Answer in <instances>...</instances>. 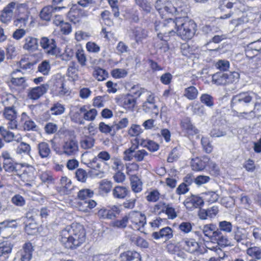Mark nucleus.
<instances>
[{
  "label": "nucleus",
  "mask_w": 261,
  "mask_h": 261,
  "mask_svg": "<svg viewBox=\"0 0 261 261\" xmlns=\"http://www.w3.org/2000/svg\"><path fill=\"white\" fill-rule=\"evenodd\" d=\"M86 240V232L80 224H72L63 229L59 240L67 249H75L83 244Z\"/></svg>",
  "instance_id": "f257e3e1"
},
{
  "label": "nucleus",
  "mask_w": 261,
  "mask_h": 261,
  "mask_svg": "<svg viewBox=\"0 0 261 261\" xmlns=\"http://www.w3.org/2000/svg\"><path fill=\"white\" fill-rule=\"evenodd\" d=\"M253 99H255L254 106V109H256L260 104V96L251 91L240 92L232 96L231 107L232 108L241 109L248 106Z\"/></svg>",
  "instance_id": "f03ea898"
},
{
  "label": "nucleus",
  "mask_w": 261,
  "mask_h": 261,
  "mask_svg": "<svg viewBox=\"0 0 261 261\" xmlns=\"http://www.w3.org/2000/svg\"><path fill=\"white\" fill-rule=\"evenodd\" d=\"M177 34L183 40L191 39L196 32V24L188 17H177Z\"/></svg>",
  "instance_id": "7ed1b4c3"
},
{
  "label": "nucleus",
  "mask_w": 261,
  "mask_h": 261,
  "mask_svg": "<svg viewBox=\"0 0 261 261\" xmlns=\"http://www.w3.org/2000/svg\"><path fill=\"white\" fill-rule=\"evenodd\" d=\"M177 28V18L174 20L172 18L167 19L160 22L156 24L155 29L159 31V37L163 35L165 38L174 35L176 33Z\"/></svg>",
  "instance_id": "20e7f679"
},
{
  "label": "nucleus",
  "mask_w": 261,
  "mask_h": 261,
  "mask_svg": "<svg viewBox=\"0 0 261 261\" xmlns=\"http://www.w3.org/2000/svg\"><path fill=\"white\" fill-rule=\"evenodd\" d=\"M136 144L134 143L129 148L124 151L123 160L125 161H131L133 159L136 162H140L144 160V158L148 155L144 149L137 150L140 144L139 141L135 140Z\"/></svg>",
  "instance_id": "39448f33"
},
{
  "label": "nucleus",
  "mask_w": 261,
  "mask_h": 261,
  "mask_svg": "<svg viewBox=\"0 0 261 261\" xmlns=\"http://www.w3.org/2000/svg\"><path fill=\"white\" fill-rule=\"evenodd\" d=\"M155 7L160 14L166 12L172 14H179L182 11L181 8H176L169 0H157Z\"/></svg>",
  "instance_id": "423d86ee"
},
{
  "label": "nucleus",
  "mask_w": 261,
  "mask_h": 261,
  "mask_svg": "<svg viewBox=\"0 0 261 261\" xmlns=\"http://www.w3.org/2000/svg\"><path fill=\"white\" fill-rule=\"evenodd\" d=\"M40 44L48 55L56 56L58 54V48L54 39L43 37L40 39Z\"/></svg>",
  "instance_id": "0eeeda50"
},
{
  "label": "nucleus",
  "mask_w": 261,
  "mask_h": 261,
  "mask_svg": "<svg viewBox=\"0 0 261 261\" xmlns=\"http://www.w3.org/2000/svg\"><path fill=\"white\" fill-rule=\"evenodd\" d=\"M129 219L132 223L130 227L134 230L142 231V228L146 223V216L140 212L132 213L130 214Z\"/></svg>",
  "instance_id": "6e6552de"
},
{
  "label": "nucleus",
  "mask_w": 261,
  "mask_h": 261,
  "mask_svg": "<svg viewBox=\"0 0 261 261\" xmlns=\"http://www.w3.org/2000/svg\"><path fill=\"white\" fill-rule=\"evenodd\" d=\"M62 149L64 154L68 156L74 155L79 151L78 142L73 138L64 140L62 145Z\"/></svg>",
  "instance_id": "1a4fd4ad"
},
{
  "label": "nucleus",
  "mask_w": 261,
  "mask_h": 261,
  "mask_svg": "<svg viewBox=\"0 0 261 261\" xmlns=\"http://www.w3.org/2000/svg\"><path fill=\"white\" fill-rule=\"evenodd\" d=\"M119 102L125 110L133 111L137 105V99L132 94H127L121 95Z\"/></svg>",
  "instance_id": "9d476101"
},
{
  "label": "nucleus",
  "mask_w": 261,
  "mask_h": 261,
  "mask_svg": "<svg viewBox=\"0 0 261 261\" xmlns=\"http://www.w3.org/2000/svg\"><path fill=\"white\" fill-rule=\"evenodd\" d=\"M185 206L190 211L199 207L203 205L204 201L201 197L195 195H191L186 198L184 202Z\"/></svg>",
  "instance_id": "9b49d317"
},
{
  "label": "nucleus",
  "mask_w": 261,
  "mask_h": 261,
  "mask_svg": "<svg viewBox=\"0 0 261 261\" xmlns=\"http://www.w3.org/2000/svg\"><path fill=\"white\" fill-rule=\"evenodd\" d=\"M48 88L46 84L31 88L29 90L28 97L32 100H37L47 92Z\"/></svg>",
  "instance_id": "f8f14e48"
},
{
  "label": "nucleus",
  "mask_w": 261,
  "mask_h": 261,
  "mask_svg": "<svg viewBox=\"0 0 261 261\" xmlns=\"http://www.w3.org/2000/svg\"><path fill=\"white\" fill-rule=\"evenodd\" d=\"M16 4L15 2H11L4 8L0 16V20L3 23H7L11 21Z\"/></svg>",
  "instance_id": "ddd939ff"
},
{
  "label": "nucleus",
  "mask_w": 261,
  "mask_h": 261,
  "mask_svg": "<svg viewBox=\"0 0 261 261\" xmlns=\"http://www.w3.org/2000/svg\"><path fill=\"white\" fill-rule=\"evenodd\" d=\"M182 130L189 135H195L199 133V130L192 124L189 117H185L181 120L180 123Z\"/></svg>",
  "instance_id": "4468645a"
},
{
  "label": "nucleus",
  "mask_w": 261,
  "mask_h": 261,
  "mask_svg": "<svg viewBox=\"0 0 261 261\" xmlns=\"http://www.w3.org/2000/svg\"><path fill=\"white\" fill-rule=\"evenodd\" d=\"M173 236V230L168 226L161 229L159 231L153 232L151 234L152 237L155 240L163 239L165 241L171 239Z\"/></svg>",
  "instance_id": "2eb2a0df"
},
{
  "label": "nucleus",
  "mask_w": 261,
  "mask_h": 261,
  "mask_svg": "<svg viewBox=\"0 0 261 261\" xmlns=\"http://www.w3.org/2000/svg\"><path fill=\"white\" fill-rule=\"evenodd\" d=\"M242 6V3L240 0H220L218 8L221 11H224L225 8L238 10L240 9Z\"/></svg>",
  "instance_id": "dca6fc26"
},
{
  "label": "nucleus",
  "mask_w": 261,
  "mask_h": 261,
  "mask_svg": "<svg viewBox=\"0 0 261 261\" xmlns=\"http://www.w3.org/2000/svg\"><path fill=\"white\" fill-rule=\"evenodd\" d=\"M38 153L41 159L50 158L51 151L49 145L45 142H41L37 145Z\"/></svg>",
  "instance_id": "f3484780"
},
{
  "label": "nucleus",
  "mask_w": 261,
  "mask_h": 261,
  "mask_svg": "<svg viewBox=\"0 0 261 261\" xmlns=\"http://www.w3.org/2000/svg\"><path fill=\"white\" fill-rule=\"evenodd\" d=\"M33 251L34 248L32 244L30 242L25 243L23 245L22 250L20 251V260L30 261L32 257Z\"/></svg>",
  "instance_id": "a211bd4d"
},
{
  "label": "nucleus",
  "mask_w": 261,
  "mask_h": 261,
  "mask_svg": "<svg viewBox=\"0 0 261 261\" xmlns=\"http://www.w3.org/2000/svg\"><path fill=\"white\" fill-rule=\"evenodd\" d=\"M39 47L38 41L36 38L32 36H27L24 40L23 48L28 51L33 52L38 49Z\"/></svg>",
  "instance_id": "6ab92c4d"
},
{
  "label": "nucleus",
  "mask_w": 261,
  "mask_h": 261,
  "mask_svg": "<svg viewBox=\"0 0 261 261\" xmlns=\"http://www.w3.org/2000/svg\"><path fill=\"white\" fill-rule=\"evenodd\" d=\"M249 233L245 228L237 227L232 233L233 239L237 243L243 244V242L248 239Z\"/></svg>",
  "instance_id": "aec40b11"
},
{
  "label": "nucleus",
  "mask_w": 261,
  "mask_h": 261,
  "mask_svg": "<svg viewBox=\"0 0 261 261\" xmlns=\"http://www.w3.org/2000/svg\"><path fill=\"white\" fill-rule=\"evenodd\" d=\"M180 243L183 249L190 253H194L199 248L198 243L193 239H184Z\"/></svg>",
  "instance_id": "412c9836"
},
{
  "label": "nucleus",
  "mask_w": 261,
  "mask_h": 261,
  "mask_svg": "<svg viewBox=\"0 0 261 261\" xmlns=\"http://www.w3.org/2000/svg\"><path fill=\"white\" fill-rule=\"evenodd\" d=\"M218 208L217 206H212L206 210L201 209L198 213V216L200 219L205 220L208 218H214L218 213Z\"/></svg>",
  "instance_id": "4be33fe9"
},
{
  "label": "nucleus",
  "mask_w": 261,
  "mask_h": 261,
  "mask_svg": "<svg viewBox=\"0 0 261 261\" xmlns=\"http://www.w3.org/2000/svg\"><path fill=\"white\" fill-rule=\"evenodd\" d=\"M8 100V98H6V100L4 101L5 108L3 110V115L5 119L7 120L16 119L17 116V111L14 106H7L6 102Z\"/></svg>",
  "instance_id": "5701e85b"
},
{
  "label": "nucleus",
  "mask_w": 261,
  "mask_h": 261,
  "mask_svg": "<svg viewBox=\"0 0 261 261\" xmlns=\"http://www.w3.org/2000/svg\"><path fill=\"white\" fill-rule=\"evenodd\" d=\"M120 261H141L140 254L135 251H127L120 254Z\"/></svg>",
  "instance_id": "b1692460"
},
{
  "label": "nucleus",
  "mask_w": 261,
  "mask_h": 261,
  "mask_svg": "<svg viewBox=\"0 0 261 261\" xmlns=\"http://www.w3.org/2000/svg\"><path fill=\"white\" fill-rule=\"evenodd\" d=\"M208 159L207 158H203L201 159L199 158L192 159L191 162V166L193 170L198 171L203 170L208 162Z\"/></svg>",
  "instance_id": "393cba45"
},
{
  "label": "nucleus",
  "mask_w": 261,
  "mask_h": 261,
  "mask_svg": "<svg viewBox=\"0 0 261 261\" xmlns=\"http://www.w3.org/2000/svg\"><path fill=\"white\" fill-rule=\"evenodd\" d=\"M142 108L144 112L149 114L152 118L156 117L159 114V108L155 103H143Z\"/></svg>",
  "instance_id": "a878e982"
},
{
  "label": "nucleus",
  "mask_w": 261,
  "mask_h": 261,
  "mask_svg": "<svg viewBox=\"0 0 261 261\" xmlns=\"http://www.w3.org/2000/svg\"><path fill=\"white\" fill-rule=\"evenodd\" d=\"M212 241L216 242L220 246H226L229 243L227 237L223 234L219 229H217L216 232H214Z\"/></svg>",
  "instance_id": "bb28decb"
},
{
  "label": "nucleus",
  "mask_w": 261,
  "mask_h": 261,
  "mask_svg": "<svg viewBox=\"0 0 261 261\" xmlns=\"http://www.w3.org/2000/svg\"><path fill=\"white\" fill-rule=\"evenodd\" d=\"M31 151V146L29 144L23 142H21L20 144H19L15 149L16 153L17 155L20 156H23V155H27L30 158H32L30 154Z\"/></svg>",
  "instance_id": "cd10ccee"
},
{
  "label": "nucleus",
  "mask_w": 261,
  "mask_h": 261,
  "mask_svg": "<svg viewBox=\"0 0 261 261\" xmlns=\"http://www.w3.org/2000/svg\"><path fill=\"white\" fill-rule=\"evenodd\" d=\"M81 112H83V118L87 121H93L97 115V111L95 109L88 110L86 106L81 107Z\"/></svg>",
  "instance_id": "c85d7f7f"
},
{
  "label": "nucleus",
  "mask_w": 261,
  "mask_h": 261,
  "mask_svg": "<svg viewBox=\"0 0 261 261\" xmlns=\"http://www.w3.org/2000/svg\"><path fill=\"white\" fill-rule=\"evenodd\" d=\"M128 193L127 188L120 186L115 187L112 190V195L116 199H124Z\"/></svg>",
  "instance_id": "c756f323"
},
{
  "label": "nucleus",
  "mask_w": 261,
  "mask_h": 261,
  "mask_svg": "<svg viewBox=\"0 0 261 261\" xmlns=\"http://www.w3.org/2000/svg\"><path fill=\"white\" fill-rule=\"evenodd\" d=\"M133 35L137 43H141L147 37V32L141 28H135L133 30Z\"/></svg>",
  "instance_id": "7c9ffc66"
},
{
  "label": "nucleus",
  "mask_w": 261,
  "mask_h": 261,
  "mask_svg": "<svg viewBox=\"0 0 261 261\" xmlns=\"http://www.w3.org/2000/svg\"><path fill=\"white\" fill-rule=\"evenodd\" d=\"M130 185L132 191L137 193L142 190V182L136 175H132L130 177Z\"/></svg>",
  "instance_id": "2f4dec72"
},
{
  "label": "nucleus",
  "mask_w": 261,
  "mask_h": 261,
  "mask_svg": "<svg viewBox=\"0 0 261 261\" xmlns=\"http://www.w3.org/2000/svg\"><path fill=\"white\" fill-rule=\"evenodd\" d=\"M166 38L163 35H160V37L158 35L154 42V46L164 53L167 51L169 49V46Z\"/></svg>",
  "instance_id": "473e14b6"
},
{
  "label": "nucleus",
  "mask_w": 261,
  "mask_h": 261,
  "mask_svg": "<svg viewBox=\"0 0 261 261\" xmlns=\"http://www.w3.org/2000/svg\"><path fill=\"white\" fill-rule=\"evenodd\" d=\"M12 246L10 243H3L0 246V261H6L11 252Z\"/></svg>",
  "instance_id": "72a5a7b5"
},
{
  "label": "nucleus",
  "mask_w": 261,
  "mask_h": 261,
  "mask_svg": "<svg viewBox=\"0 0 261 261\" xmlns=\"http://www.w3.org/2000/svg\"><path fill=\"white\" fill-rule=\"evenodd\" d=\"M129 238L131 243L137 246L144 248L148 247V243L143 238L135 234L129 236Z\"/></svg>",
  "instance_id": "f704fd0d"
},
{
  "label": "nucleus",
  "mask_w": 261,
  "mask_h": 261,
  "mask_svg": "<svg viewBox=\"0 0 261 261\" xmlns=\"http://www.w3.org/2000/svg\"><path fill=\"white\" fill-rule=\"evenodd\" d=\"M11 82L14 86L17 87L20 90H23L28 87L26 80L24 77L12 76L11 79Z\"/></svg>",
  "instance_id": "c9c22d12"
},
{
  "label": "nucleus",
  "mask_w": 261,
  "mask_h": 261,
  "mask_svg": "<svg viewBox=\"0 0 261 261\" xmlns=\"http://www.w3.org/2000/svg\"><path fill=\"white\" fill-rule=\"evenodd\" d=\"M140 145L143 147L147 148L151 152H154L159 149V145L153 141L150 140H138Z\"/></svg>",
  "instance_id": "e433bc0d"
},
{
  "label": "nucleus",
  "mask_w": 261,
  "mask_h": 261,
  "mask_svg": "<svg viewBox=\"0 0 261 261\" xmlns=\"http://www.w3.org/2000/svg\"><path fill=\"white\" fill-rule=\"evenodd\" d=\"M95 139L91 136H86L80 141V145L82 148L88 149L91 148L94 144Z\"/></svg>",
  "instance_id": "4c0bfd02"
},
{
  "label": "nucleus",
  "mask_w": 261,
  "mask_h": 261,
  "mask_svg": "<svg viewBox=\"0 0 261 261\" xmlns=\"http://www.w3.org/2000/svg\"><path fill=\"white\" fill-rule=\"evenodd\" d=\"M198 91L194 86H190L185 89L184 95L189 100H194L197 98Z\"/></svg>",
  "instance_id": "58836bf2"
},
{
  "label": "nucleus",
  "mask_w": 261,
  "mask_h": 261,
  "mask_svg": "<svg viewBox=\"0 0 261 261\" xmlns=\"http://www.w3.org/2000/svg\"><path fill=\"white\" fill-rule=\"evenodd\" d=\"M217 229L216 225L214 224L204 225L202 228V232L205 236L209 238L212 241L214 232H215Z\"/></svg>",
  "instance_id": "ea45409f"
},
{
  "label": "nucleus",
  "mask_w": 261,
  "mask_h": 261,
  "mask_svg": "<svg viewBox=\"0 0 261 261\" xmlns=\"http://www.w3.org/2000/svg\"><path fill=\"white\" fill-rule=\"evenodd\" d=\"M112 188V182L107 179L102 180L99 182V191L102 194L109 193L111 191Z\"/></svg>",
  "instance_id": "a19ab883"
},
{
  "label": "nucleus",
  "mask_w": 261,
  "mask_h": 261,
  "mask_svg": "<svg viewBox=\"0 0 261 261\" xmlns=\"http://www.w3.org/2000/svg\"><path fill=\"white\" fill-rule=\"evenodd\" d=\"M246 253L256 260L261 259V249L258 247L253 246L248 248L246 250Z\"/></svg>",
  "instance_id": "79ce46f5"
},
{
  "label": "nucleus",
  "mask_w": 261,
  "mask_h": 261,
  "mask_svg": "<svg viewBox=\"0 0 261 261\" xmlns=\"http://www.w3.org/2000/svg\"><path fill=\"white\" fill-rule=\"evenodd\" d=\"M213 82L218 85L227 84L225 73L218 72L213 75Z\"/></svg>",
  "instance_id": "37998d69"
},
{
  "label": "nucleus",
  "mask_w": 261,
  "mask_h": 261,
  "mask_svg": "<svg viewBox=\"0 0 261 261\" xmlns=\"http://www.w3.org/2000/svg\"><path fill=\"white\" fill-rule=\"evenodd\" d=\"M94 195L92 190L89 189H82L80 190L77 194L78 199L83 200V201L87 200V199L91 198Z\"/></svg>",
  "instance_id": "c03bdc74"
},
{
  "label": "nucleus",
  "mask_w": 261,
  "mask_h": 261,
  "mask_svg": "<svg viewBox=\"0 0 261 261\" xmlns=\"http://www.w3.org/2000/svg\"><path fill=\"white\" fill-rule=\"evenodd\" d=\"M254 108L249 112H238L236 113V116L240 119L252 120L256 116V112Z\"/></svg>",
  "instance_id": "a18cd8bd"
},
{
  "label": "nucleus",
  "mask_w": 261,
  "mask_h": 261,
  "mask_svg": "<svg viewBox=\"0 0 261 261\" xmlns=\"http://www.w3.org/2000/svg\"><path fill=\"white\" fill-rule=\"evenodd\" d=\"M200 100L202 103L210 108H213L214 106V98L210 94H202L200 97Z\"/></svg>",
  "instance_id": "49530a36"
},
{
  "label": "nucleus",
  "mask_w": 261,
  "mask_h": 261,
  "mask_svg": "<svg viewBox=\"0 0 261 261\" xmlns=\"http://www.w3.org/2000/svg\"><path fill=\"white\" fill-rule=\"evenodd\" d=\"M0 134L6 142H11L14 139V134L7 130L4 126L0 129Z\"/></svg>",
  "instance_id": "de8ad7c7"
},
{
  "label": "nucleus",
  "mask_w": 261,
  "mask_h": 261,
  "mask_svg": "<svg viewBox=\"0 0 261 261\" xmlns=\"http://www.w3.org/2000/svg\"><path fill=\"white\" fill-rule=\"evenodd\" d=\"M82 114L83 112H81V107H74L70 113L71 120L74 122H79L82 118Z\"/></svg>",
  "instance_id": "09e8293b"
},
{
  "label": "nucleus",
  "mask_w": 261,
  "mask_h": 261,
  "mask_svg": "<svg viewBox=\"0 0 261 261\" xmlns=\"http://www.w3.org/2000/svg\"><path fill=\"white\" fill-rule=\"evenodd\" d=\"M160 195L159 191L154 189L148 192L146 199L149 202H155L159 200Z\"/></svg>",
  "instance_id": "8fccbe9b"
},
{
  "label": "nucleus",
  "mask_w": 261,
  "mask_h": 261,
  "mask_svg": "<svg viewBox=\"0 0 261 261\" xmlns=\"http://www.w3.org/2000/svg\"><path fill=\"white\" fill-rule=\"evenodd\" d=\"M128 220L129 217L125 216L120 220H116L113 221L112 223V226L118 228H124L127 226Z\"/></svg>",
  "instance_id": "3c124183"
},
{
  "label": "nucleus",
  "mask_w": 261,
  "mask_h": 261,
  "mask_svg": "<svg viewBox=\"0 0 261 261\" xmlns=\"http://www.w3.org/2000/svg\"><path fill=\"white\" fill-rule=\"evenodd\" d=\"M93 76L99 81H102L108 77L107 71L100 68L95 69L93 72Z\"/></svg>",
  "instance_id": "603ef678"
},
{
  "label": "nucleus",
  "mask_w": 261,
  "mask_h": 261,
  "mask_svg": "<svg viewBox=\"0 0 261 261\" xmlns=\"http://www.w3.org/2000/svg\"><path fill=\"white\" fill-rule=\"evenodd\" d=\"M52 16V8L50 7H45L42 9L40 12V18L46 21H49Z\"/></svg>",
  "instance_id": "864d4df0"
},
{
  "label": "nucleus",
  "mask_w": 261,
  "mask_h": 261,
  "mask_svg": "<svg viewBox=\"0 0 261 261\" xmlns=\"http://www.w3.org/2000/svg\"><path fill=\"white\" fill-rule=\"evenodd\" d=\"M76 58L81 66H84L86 64L87 59L84 53V50L82 48L77 49L75 53Z\"/></svg>",
  "instance_id": "5fc2aeb1"
},
{
  "label": "nucleus",
  "mask_w": 261,
  "mask_h": 261,
  "mask_svg": "<svg viewBox=\"0 0 261 261\" xmlns=\"http://www.w3.org/2000/svg\"><path fill=\"white\" fill-rule=\"evenodd\" d=\"M81 204V207L80 210L83 211H86L88 208L92 209L95 207L96 202L93 200H85L79 203Z\"/></svg>",
  "instance_id": "6e6d98bb"
},
{
  "label": "nucleus",
  "mask_w": 261,
  "mask_h": 261,
  "mask_svg": "<svg viewBox=\"0 0 261 261\" xmlns=\"http://www.w3.org/2000/svg\"><path fill=\"white\" fill-rule=\"evenodd\" d=\"M128 124V120L126 118H123L119 121L117 123H114L112 125V128L114 132L118 131L119 129L125 128Z\"/></svg>",
  "instance_id": "4d7b16f0"
},
{
  "label": "nucleus",
  "mask_w": 261,
  "mask_h": 261,
  "mask_svg": "<svg viewBox=\"0 0 261 261\" xmlns=\"http://www.w3.org/2000/svg\"><path fill=\"white\" fill-rule=\"evenodd\" d=\"M50 69V66L48 61L45 60L42 62L38 67V70L43 75H47Z\"/></svg>",
  "instance_id": "13d9d810"
},
{
  "label": "nucleus",
  "mask_w": 261,
  "mask_h": 261,
  "mask_svg": "<svg viewBox=\"0 0 261 261\" xmlns=\"http://www.w3.org/2000/svg\"><path fill=\"white\" fill-rule=\"evenodd\" d=\"M12 203L17 206L22 207L25 204V200L23 197L19 194H16L11 198Z\"/></svg>",
  "instance_id": "bf43d9fd"
},
{
  "label": "nucleus",
  "mask_w": 261,
  "mask_h": 261,
  "mask_svg": "<svg viewBox=\"0 0 261 261\" xmlns=\"http://www.w3.org/2000/svg\"><path fill=\"white\" fill-rule=\"evenodd\" d=\"M163 213H165L170 219H174L177 217L175 208L169 204H166L165 209H163Z\"/></svg>",
  "instance_id": "052dcab7"
},
{
  "label": "nucleus",
  "mask_w": 261,
  "mask_h": 261,
  "mask_svg": "<svg viewBox=\"0 0 261 261\" xmlns=\"http://www.w3.org/2000/svg\"><path fill=\"white\" fill-rule=\"evenodd\" d=\"M127 71L124 69L116 68L112 71L111 74L115 79H120L127 75Z\"/></svg>",
  "instance_id": "680f3d73"
},
{
  "label": "nucleus",
  "mask_w": 261,
  "mask_h": 261,
  "mask_svg": "<svg viewBox=\"0 0 261 261\" xmlns=\"http://www.w3.org/2000/svg\"><path fill=\"white\" fill-rule=\"evenodd\" d=\"M180 155L179 148L177 147L174 148L170 152L167 161L168 162L172 163L177 160Z\"/></svg>",
  "instance_id": "e2e57ef3"
},
{
  "label": "nucleus",
  "mask_w": 261,
  "mask_h": 261,
  "mask_svg": "<svg viewBox=\"0 0 261 261\" xmlns=\"http://www.w3.org/2000/svg\"><path fill=\"white\" fill-rule=\"evenodd\" d=\"M249 48L252 49L255 51V55L261 54V40L258 39L255 41L250 43L248 45Z\"/></svg>",
  "instance_id": "0e129e2a"
},
{
  "label": "nucleus",
  "mask_w": 261,
  "mask_h": 261,
  "mask_svg": "<svg viewBox=\"0 0 261 261\" xmlns=\"http://www.w3.org/2000/svg\"><path fill=\"white\" fill-rule=\"evenodd\" d=\"M219 230L226 232H230L232 231V225L230 222L226 221H221L219 223Z\"/></svg>",
  "instance_id": "69168bd1"
},
{
  "label": "nucleus",
  "mask_w": 261,
  "mask_h": 261,
  "mask_svg": "<svg viewBox=\"0 0 261 261\" xmlns=\"http://www.w3.org/2000/svg\"><path fill=\"white\" fill-rule=\"evenodd\" d=\"M142 132L141 126L138 124H132L128 130V134L131 136H137Z\"/></svg>",
  "instance_id": "338daca9"
},
{
  "label": "nucleus",
  "mask_w": 261,
  "mask_h": 261,
  "mask_svg": "<svg viewBox=\"0 0 261 261\" xmlns=\"http://www.w3.org/2000/svg\"><path fill=\"white\" fill-rule=\"evenodd\" d=\"M65 108L64 106L59 103H56L50 108L52 114L58 115L64 113Z\"/></svg>",
  "instance_id": "774afa93"
}]
</instances>
